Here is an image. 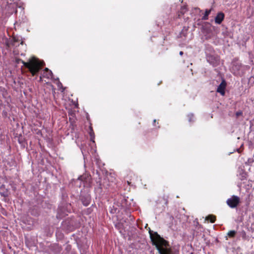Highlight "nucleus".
Segmentation results:
<instances>
[{
    "label": "nucleus",
    "mask_w": 254,
    "mask_h": 254,
    "mask_svg": "<svg viewBox=\"0 0 254 254\" xmlns=\"http://www.w3.org/2000/svg\"><path fill=\"white\" fill-rule=\"evenodd\" d=\"M67 213L66 212H65L64 211H63L62 208H59L58 210V214L57 217L59 218H62L65 216V215H67Z\"/></svg>",
    "instance_id": "1a4fd4ad"
},
{
    "label": "nucleus",
    "mask_w": 254,
    "mask_h": 254,
    "mask_svg": "<svg viewBox=\"0 0 254 254\" xmlns=\"http://www.w3.org/2000/svg\"><path fill=\"white\" fill-rule=\"evenodd\" d=\"M15 45H17V46H18L19 45V43H15Z\"/></svg>",
    "instance_id": "4be33fe9"
},
{
    "label": "nucleus",
    "mask_w": 254,
    "mask_h": 254,
    "mask_svg": "<svg viewBox=\"0 0 254 254\" xmlns=\"http://www.w3.org/2000/svg\"><path fill=\"white\" fill-rule=\"evenodd\" d=\"M238 66V69H239V68L240 67V65H236V66Z\"/></svg>",
    "instance_id": "412c9836"
},
{
    "label": "nucleus",
    "mask_w": 254,
    "mask_h": 254,
    "mask_svg": "<svg viewBox=\"0 0 254 254\" xmlns=\"http://www.w3.org/2000/svg\"><path fill=\"white\" fill-rule=\"evenodd\" d=\"M148 230L152 244L155 246L159 254H175L167 241L161 237L157 232H153L149 227Z\"/></svg>",
    "instance_id": "f257e3e1"
},
{
    "label": "nucleus",
    "mask_w": 254,
    "mask_h": 254,
    "mask_svg": "<svg viewBox=\"0 0 254 254\" xmlns=\"http://www.w3.org/2000/svg\"><path fill=\"white\" fill-rule=\"evenodd\" d=\"M242 114V112H237L236 113V115H237V116H239L240 115H241Z\"/></svg>",
    "instance_id": "a211bd4d"
},
{
    "label": "nucleus",
    "mask_w": 254,
    "mask_h": 254,
    "mask_svg": "<svg viewBox=\"0 0 254 254\" xmlns=\"http://www.w3.org/2000/svg\"><path fill=\"white\" fill-rule=\"evenodd\" d=\"M214 60L215 62H217L219 61V58L218 57H214L213 56H210L208 58V61H211V60Z\"/></svg>",
    "instance_id": "2eb2a0df"
},
{
    "label": "nucleus",
    "mask_w": 254,
    "mask_h": 254,
    "mask_svg": "<svg viewBox=\"0 0 254 254\" xmlns=\"http://www.w3.org/2000/svg\"><path fill=\"white\" fill-rule=\"evenodd\" d=\"M254 160L252 159H249L248 162L250 163L253 162Z\"/></svg>",
    "instance_id": "f3484780"
},
{
    "label": "nucleus",
    "mask_w": 254,
    "mask_h": 254,
    "mask_svg": "<svg viewBox=\"0 0 254 254\" xmlns=\"http://www.w3.org/2000/svg\"><path fill=\"white\" fill-rule=\"evenodd\" d=\"M90 197L89 196H81V200L82 204L85 206H88L90 203Z\"/></svg>",
    "instance_id": "0eeeda50"
},
{
    "label": "nucleus",
    "mask_w": 254,
    "mask_h": 254,
    "mask_svg": "<svg viewBox=\"0 0 254 254\" xmlns=\"http://www.w3.org/2000/svg\"><path fill=\"white\" fill-rule=\"evenodd\" d=\"M23 41H21V42H20V44H22H22H23Z\"/></svg>",
    "instance_id": "b1692460"
},
{
    "label": "nucleus",
    "mask_w": 254,
    "mask_h": 254,
    "mask_svg": "<svg viewBox=\"0 0 254 254\" xmlns=\"http://www.w3.org/2000/svg\"><path fill=\"white\" fill-rule=\"evenodd\" d=\"M19 40L18 38L13 37L11 39L7 41L6 42V48L9 49L11 47H17V45H15V43H19Z\"/></svg>",
    "instance_id": "20e7f679"
},
{
    "label": "nucleus",
    "mask_w": 254,
    "mask_h": 254,
    "mask_svg": "<svg viewBox=\"0 0 254 254\" xmlns=\"http://www.w3.org/2000/svg\"><path fill=\"white\" fill-rule=\"evenodd\" d=\"M236 231L231 230L227 233V236L230 238H234L236 236Z\"/></svg>",
    "instance_id": "f8f14e48"
},
{
    "label": "nucleus",
    "mask_w": 254,
    "mask_h": 254,
    "mask_svg": "<svg viewBox=\"0 0 254 254\" xmlns=\"http://www.w3.org/2000/svg\"><path fill=\"white\" fill-rule=\"evenodd\" d=\"M179 54L180 56H182L184 54V53L183 51H180Z\"/></svg>",
    "instance_id": "aec40b11"
},
{
    "label": "nucleus",
    "mask_w": 254,
    "mask_h": 254,
    "mask_svg": "<svg viewBox=\"0 0 254 254\" xmlns=\"http://www.w3.org/2000/svg\"><path fill=\"white\" fill-rule=\"evenodd\" d=\"M241 236L242 237L243 239L246 240L247 239V235L246 232L244 230H242L241 232Z\"/></svg>",
    "instance_id": "4468645a"
},
{
    "label": "nucleus",
    "mask_w": 254,
    "mask_h": 254,
    "mask_svg": "<svg viewBox=\"0 0 254 254\" xmlns=\"http://www.w3.org/2000/svg\"><path fill=\"white\" fill-rule=\"evenodd\" d=\"M89 134L90 136V140L93 142H95V134L93 129H91V130H89Z\"/></svg>",
    "instance_id": "ddd939ff"
},
{
    "label": "nucleus",
    "mask_w": 254,
    "mask_h": 254,
    "mask_svg": "<svg viewBox=\"0 0 254 254\" xmlns=\"http://www.w3.org/2000/svg\"><path fill=\"white\" fill-rule=\"evenodd\" d=\"M43 76L47 78H52L53 73L51 70L46 67L43 71Z\"/></svg>",
    "instance_id": "6e6552de"
},
{
    "label": "nucleus",
    "mask_w": 254,
    "mask_h": 254,
    "mask_svg": "<svg viewBox=\"0 0 254 254\" xmlns=\"http://www.w3.org/2000/svg\"><path fill=\"white\" fill-rule=\"evenodd\" d=\"M226 203L230 208H234L237 207L240 203V198L239 196L233 195L227 200Z\"/></svg>",
    "instance_id": "7ed1b4c3"
},
{
    "label": "nucleus",
    "mask_w": 254,
    "mask_h": 254,
    "mask_svg": "<svg viewBox=\"0 0 254 254\" xmlns=\"http://www.w3.org/2000/svg\"><path fill=\"white\" fill-rule=\"evenodd\" d=\"M79 179H81V180H82H82H83V179H82V176H81V177L79 178Z\"/></svg>",
    "instance_id": "5701e85b"
},
{
    "label": "nucleus",
    "mask_w": 254,
    "mask_h": 254,
    "mask_svg": "<svg viewBox=\"0 0 254 254\" xmlns=\"http://www.w3.org/2000/svg\"><path fill=\"white\" fill-rule=\"evenodd\" d=\"M205 220L209 221L211 223H213L215 222L216 217L215 215L210 214L206 217Z\"/></svg>",
    "instance_id": "9d476101"
},
{
    "label": "nucleus",
    "mask_w": 254,
    "mask_h": 254,
    "mask_svg": "<svg viewBox=\"0 0 254 254\" xmlns=\"http://www.w3.org/2000/svg\"><path fill=\"white\" fill-rule=\"evenodd\" d=\"M91 129H93L91 124H90V126H89V130H91Z\"/></svg>",
    "instance_id": "6ab92c4d"
},
{
    "label": "nucleus",
    "mask_w": 254,
    "mask_h": 254,
    "mask_svg": "<svg viewBox=\"0 0 254 254\" xmlns=\"http://www.w3.org/2000/svg\"><path fill=\"white\" fill-rule=\"evenodd\" d=\"M225 15L222 12H218L215 18V22L220 24L224 19Z\"/></svg>",
    "instance_id": "423d86ee"
},
{
    "label": "nucleus",
    "mask_w": 254,
    "mask_h": 254,
    "mask_svg": "<svg viewBox=\"0 0 254 254\" xmlns=\"http://www.w3.org/2000/svg\"><path fill=\"white\" fill-rule=\"evenodd\" d=\"M187 11V8L185 6H183L181 8V9L180 10V13L182 14H184L186 11Z\"/></svg>",
    "instance_id": "dca6fc26"
},
{
    "label": "nucleus",
    "mask_w": 254,
    "mask_h": 254,
    "mask_svg": "<svg viewBox=\"0 0 254 254\" xmlns=\"http://www.w3.org/2000/svg\"><path fill=\"white\" fill-rule=\"evenodd\" d=\"M211 12V10L210 9H206L204 15L202 17V20H207L208 18V15L210 14Z\"/></svg>",
    "instance_id": "9b49d317"
},
{
    "label": "nucleus",
    "mask_w": 254,
    "mask_h": 254,
    "mask_svg": "<svg viewBox=\"0 0 254 254\" xmlns=\"http://www.w3.org/2000/svg\"><path fill=\"white\" fill-rule=\"evenodd\" d=\"M211 63H213V64H214V63L212 61H211Z\"/></svg>",
    "instance_id": "393cba45"
},
{
    "label": "nucleus",
    "mask_w": 254,
    "mask_h": 254,
    "mask_svg": "<svg viewBox=\"0 0 254 254\" xmlns=\"http://www.w3.org/2000/svg\"><path fill=\"white\" fill-rule=\"evenodd\" d=\"M227 84L226 82L224 79H223L220 85L218 86L216 91L221 94V95L224 96L225 94V88Z\"/></svg>",
    "instance_id": "39448f33"
},
{
    "label": "nucleus",
    "mask_w": 254,
    "mask_h": 254,
    "mask_svg": "<svg viewBox=\"0 0 254 254\" xmlns=\"http://www.w3.org/2000/svg\"><path fill=\"white\" fill-rule=\"evenodd\" d=\"M20 61L24 66L28 69L32 76L37 75L44 65V62L40 61L38 59L35 57L32 58L27 62H25L22 60Z\"/></svg>",
    "instance_id": "f03ea898"
}]
</instances>
